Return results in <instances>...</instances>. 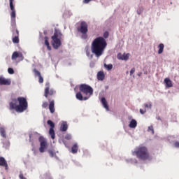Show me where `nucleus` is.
<instances>
[{
	"instance_id": "obj_19",
	"label": "nucleus",
	"mask_w": 179,
	"mask_h": 179,
	"mask_svg": "<svg viewBox=\"0 0 179 179\" xmlns=\"http://www.w3.org/2000/svg\"><path fill=\"white\" fill-rule=\"evenodd\" d=\"M101 101L104 108H106V110L108 111V103H107V100H106V98L104 97L101 98Z\"/></svg>"
},
{
	"instance_id": "obj_21",
	"label": "nucleus",
	"mask_w": 179,
	"mask_h": 179,
	"mask_svg": "<svg viewBox=\"0 0 179 179\" xmlns=\"http://www.w3.org/2000/svg\"><path fill=\"white\" fill-rule=\"evenodd\" d=\"M78 150H79V147L78 146V144H74L71 148V152L75 154L78 153Z\"/></svg>"
},
{
	"instance_id": "obj_26",
	"label": "nucleus",
	"mask_w": 179,
	"mask_h": 179,
	"mask_svg": "<svg viewBox=\"0 0 179 179\" xmlns=\"http://www.w3.org/2000/svg\"><path fill=\"white\" fill-rule=\"evenodd\" d=\"M49 134L50 135L52 139H55V131H54V129H50Z\"/></svg>"
},
{
	"instance_id": "obj_6",
	"label": "nucleus",
	"mask_w": 179,
	"mask_h": 179,
	"mask_svg": "<svg viewBox=\"0 0 179 179\" xmlns=\"http://www.w3.org/2000/svg\"><path fill=\"white\" fill-rule=\"evenodd\" d=\"M78 33H81L83 34L81 38L84 40L87 38V31H89L87 23L85 21L80 22V27L77 28Z\"/></svg>"
},
{
	"instance_id": "obj_16",
	"label": "nucleus",
	"mask_w": 179,
	"mask_h": 179,
	"mask_svg": "<svg viewBox=\"0 0 179 179\" xmlns=\"http://www.w3.org/2000/svg\"><path fill=\"white\" fill-rule=\"evenodd\" d=\"M165 85H166V87H173V82L171 81V80H170V78H166L164 79V80Z\"/></svg>"
},
{
	"instance_id": "obj_3",
	"label": "nucleus",
	"mask_w": 179,
	"mask_h": 179,
	"mask_svg": "<svg viewBox=\"0 0 179 179\" xmlns=\"http://www.w3.org/2000/svg\"><path fill=\"white\" fill-rule=\"evenodd\" d=\"M133 156H136L141 160H148L150 157L149 150L145 146H139L132 152Z\"/></svg>"
},
{
	"instance_id": "obj_9",
	"label": "nucleus",
	"mask_w": 179,
	"mask_h": 179,
	"mask_svg": "<svg viewBox=\"0 0 179 179\" xmlns=\"http://www.w3.org/2000/svg\"><path fill=\"white\" fill-rule=\"evenodd\" d=\"M39 142H40V148L39 152L41 153H44L45 152V149H47V141L43 136L39 137Z\"/></svg>"
},
{
	"instance_id": "obj_37",
	"label": "nucleus",
	"mask_w": 179,
	"mask_h": 179,
	"mask_svg": "<svg viewBox=\"0 0 179 179\" xmlns=\"http://www.w3.org/2000/svg\"><path fill=\"white\" fill-rule=\"evenodd\" d=\"M19 178L20 179H27V178H26V177H24V176L22 173H20Z\"/></svg>"
},
{
	"instance_id": "obj_38",
	"label": "nucleus",
	"mask_w": 179,
	"mask_h": 179,
	"mask_svg": "<svg viewBox=\"0 0 179 179\" xmlns=\"http://www.w3.org/2000/svg\"><path fill=\"white\" fill-rule=\"evenodd\" d=\"M148 131H152V134L155 133V130H153V126H150L148 127Z\"/></svg>"
},
{
	"instance_id": "obj_8",
	"label": "nucleus",
	"mask_w": 179,
	"mask_h": 179,
	"mask_svg": "<svg viewBox=\"0 0 179 179\" xmlns=\"http://www.w3.org/2000/svg\"><path fill=\"white\" fill-rule=\"evenodd\" d=\"M45 86L44 96L46 99H48V96H54L55 94V90L50 89V83H47Z\"/></svg>"
},
{
	"instance_id": "obj_20",
	"label": "nucleus",
	"mask_w": 179,
	"mask_h": 179,
	"mask_svg": "<svg viewBox=\"0 0 179 179\" xmlns=\"http://www.w3.org/2000/svg\"><path fill=\"white\" fill-rule=\"evenodd\" d=\"M138 125V122L135 120V119H133L131 120L129 127V128H136Z\"/></svg>"
},
{
	"instance_id": "obj_36",
	"label": "nucleus",
	"mask_w": 179,
	"mask_h": 179,
	"mask_svg": "<svg viewBox=\"0 0 179 179\" xmlns=\"http://www.w3.org/2000/svg\"><path fill=\"white\" fill-rule=\"evenodd\" d=\"M38 78H39L38 79L39 83H43V82H44V79L42 78L41 76H40Z\"/></svg>"
},
{
	"instance_id": "obj_43",
	"label": "nucleus",
	"mask_w": 179,
	"mask_h": 179,
	"mask_svg": "<svg viewBox=\"0 0 179 179\" xmlns=\"http://www.w3.org/2000/svg\"><path fill=\"white\" fill-rule=\"evenodd\" d=\"M141 75H142V73H141L140 74H138V76H141Z\"/></svg>"
},
{
	"instance_id": "obj_44",
	"label": "nucleus",
	"mask_w": 179,
	"mask_h": 179,
	"mask_svg": "<svg viewBox=\"0 0 179 179\" xmlns=\"http://www.w3.org/2000/svg\"><path fill=\"white\" fill-rule=\"evenodd\" d=\"M29 138H30V139L31 138V135H29Z\"/></svg>"
},
{
	"instance_id": "obj_28",
	"label": "nucleus",
	"mask_w": 179,
	"mask_h": 179,
	"mask_svg": "<svg viewBox=\"0 0 179 179\" xmlns=\"http://www.w3.org/2000/svg\"><path fill=\"white\" fill-rule=\"evenodd\" d=\"M48 124L50 125V129H54L55 127V124L51 120H48Z\"/></svg>"
},
{
	"instance_id": "obj_33",
	"label": "nucleus",
	"mask_w": 179,
	"mask_h": 179,
	"mask_svg": "<svg viewBox=\"0 0 179 179\" xmlns=\"http://www.w3.org/2000/svg\"><path fill=\"white\" fill-rule=\"evenodd\" d=\"M65 139H67V141H71V139H72V136H71V134H66L65 136Z\"/></svg>"
},
{
	"instance_id": "obj_35",
	"label": "nucleus",
	"mask_w": 179,
	"mask_h": 179,
	"mask_svg": "<svg viewBox=\"0 0 179 179\" xmlns=\"http://www.w3.org/2000/svg\"><path fill=\"white\" fill-rule=\"evenodd\" d=\"M48 153H49L50 157H54V151L49 150Z\"/></svg>"
},
{
	"instance_id": "obj_24",
	"label": "nucleus",
	"mask_w": 179,
	"mask_h": 179,
	"mask_svg": "<svg viewBox=\"0 0 179 179\" xmlns=\"http://www.w3.org/2000/svg\"><path fill=\"white\" fill-rule=\"evenodd\" d=\"M22 54H19L17 52H14L12 55V59H16V58H20Z\"/></svg>"
},
{
	"instance_id": "obj_2",
	"label": "nucleus",
	"mask_w": 179,
	"mask_h": 179,
	"mask_svg": "<svg viewBox=\"0 0 179 179\" xmlns=\"http://www.w3.org/2000/svg\"><path fill=\"white\" fill-rule=\"evenodd\" d=\"M10 110H15L17 113H23L25 110H27V99L24 97L20 96L17 99H13L12 102H10Z\"/></svg>"
},
{
	"instance_id": "obj_17",
	"label": "nucleus",
	"mask_w": 179,
	"mask_h": 179,
	"mask_svg": "<svg viewBox=\"0 0 179 179\" xmlns=\"http://www.w3.org/2000/svg\"><path fill=\"white\" fill-rule=\"evenodd\" d=\"M68 130V123H66V122H63L62 124H61V127H60V131L62 132H65Z\"/></svg>"
},
{
	"instance_id": "obj_10",
	"label": "nucleus",
	"mask_w": 179,
	"mask_h": 179,
	"mask_svg": "<svg viewBox=\"0 0 179 179\" xmlns=\"http://www.w3.org/2000/svg\"><path fill=\"white\" fill-rule=\"evenodd\" d=\"M19 30H13V43L14 44H19Z\"/></svg>"
},
{
	"instance_id": "obj_11",
	"label": "nucleus",
	"mask_w": 179,
	"mask_h": 179,
	"mask_svg": "<svg viewBox=\"0 0 179 179\" xmlns=\"http://www.w3.org/2000/svg\"><path fill=\"white\" fill-rule=\"evenodd\" d=\"M12 82L10 81V79H6L3 78V76H0V85H6V86H9Z\"/></svg>"
},
{
	"instance_id": "obj_41",
	"label": "nucleus",
	"mask_w": 179,
	"mask_h": 179,
	"mask_svg": "<svg viewBox=\"0 0 179 179\" xmlns=\"http://www.w3.org/2000/svg\"><path fill=\"white\" fill-rule=\"evenodd\" d=\"M174 146L175 148H179V142L178 141L175 142Z\"/></svg>"
},
{
	"instance_id": "obj_25",
	"label": "nucleus",
	"mask_w": 179,
	"mask_h": 179,
	"mask_svg": "<svg viewBox=\"0 0 179 179\" xmlns=\"http://www.w3.org/2000/svg\"><path fill=\"white\" fill-rule=\"evenodd\" d=\"M0 134L3 138H6V131L3 127H0Z\"/></svg>"
},
{
	"instance_id": "obj_4",
	"label": "nucleus",
	"mask_w": 179,
	"mask_h": 179,
	"mask_svg": "<svg viewBox=\"0 0 179 179\" xmlns=\"http://www.w3.org/2000/svg\"><path fill=\"white\" fill-rule=\"evenodd\" d=\"M62 34L61 32L56 31L54 35L52 36V45L55 50H58L61 47V37Z\"/></svg>"
},
{
	"instance_id": "obj_42",
	"label": "nucleus",
	"mask_w": 179,
	"mask_h": 179,
	"mask_svg": "<svg viewBox=\"0 0 179 179\" xmlns=\"http://www.w3.org/2000/svg\"><path fill=\"white\" fill-rule=\"evenodd\" d=\"M90 1H92V0H84L83 2H84V3H89V2H90Z\"/></svg>"
},
{
	"instance_id": "obj_29",
	"label": "nucleus",
	"mask_w": 179,
	"mask_h": 179,
	"mask_svg": "<svg viewBox=\"0 0 179 179\" xmlns=\"http://www.w3.org/2000/svg\"><path fill=\"white\" fill-rule=\"evenodd\" d=\"M104 67L108 70V71H111L113 69V64H104Z\"/></svg>"
},
{
	"instance_id": "obj_32",
	"label": "nucleus",
	"mask_w": 179,
	"mask_h": 179,
	"mask_svg": "<svg viewBox=\"0 0 179 179\" xmlns=\"http://www.w3.org/2000/svg\"><path fill=\"white\" fill-rule=\"evenodd\" d=\"M8 73H10V75H13V73H15V71L12 68H8Z\"/></svg>"
},
{
	"instance_id": "obj_5",
	"label": "nucleus",
	"mask_w": 179,
	"mask_h": 179,
	"mask_svg": "<svg viewBox=\"0 0 179 179\" xmlns=\"http://www.w3.org/2000/svg\"><path fill=\"white\" fill-rule=\"evenodd\" d=\"M79 90L84 96H87V97H90L93 94V88L87 84L80 85Z\"/></svg>"
},
{
	"instance_id": "obj_39",
	"label": "nucleus",
	"mask_w": 179,
	"mask_h": 179,
	"mask_svg": "<svg viewBox=\"0 0 179 179\" xmlns=\"http://www.w3.org/2000/svg\"><path fill=\"white\" fill-rule=\"evenodd\" d=\"M133 73H135V68H132L130 71V75H133Z\"/></svg>"
},
{
	"instance_id": "obj_18",
	"label": "nucleus",
	"mask_w": 179,
	"mask_h": 179,
	"mask_svg": "<svg viewBox=\"0 0 179 179\" xmlns=\"http://www.w3.org/2000/svg\"><path fill=\"white\" fill-rule=\"evenodd\" d=\"M104 78H106V76L104 75V72L99 71L97 73V79L98 80H104Z\"/></svg>"
},
{
	"instance_id": "obj_13",
	"label": "nucleus",
	"mask_w": 179,
	"mask_h": 179,
	"mask_svg": "<svg viewBox=\"0 0 179 179\" xmlns=\"http://www.w3.org/2000/svg\"><path fill=\"white\" fill-rule=\"evenodd\" d=\"M129 59V54H125L123 55L121 53L117 54V59H121L122 61H128Z\"/></svg>"
},
{
	"instance_id": "obj_12",
	"label": "nucleus",
	"mask_w": 179,
	"mask_h": 179,
	"mask_svg": "<svg viewBox=\"0 0 179 179\" xmlns=\"http://www.w3.org/2000/svg\"><path fill=\"white\" fill-rule=\"evenodd\" d=\"M0 166L1 167H4L5 170H8L9 166H8V162L3 157H0Z\"/></svg>"
},
{
	"instance_id": "obj_14",
	"label": "nucleus",
	"mask_w": 179,
	"mask_h": 179,
	"mask_svg": "<svg viewBox=\"0 0 179 179\" xmlns=\"http://www.w3.org/2000/svg\"><path fill=\"white\" fill-rule=\"evenodd\" d=\"M76 99L80 100V101H82L83 100H87L89 99V96H84L82 95V92L80 91L78 92L76 95Z\"/></svg>"
},
{
	"instance_id": "obj_22",
	"label": "nucleus",
	"mask_w": 179,
	"mask_h": 179,
	"mask_svg": "<svg viewBox=\"0 0 179 179\" xmlns=\"http://www.w3.org/2000/svg\"><path fill=\"white\" fill-rule=\"evenodd\" d=\"M158 48H159L158 54H163V51L164 50V44L160 43L158 45Z\"/></svg>"
},
{
	"instance_id": "obj_31",
	"label": "nucleus",
	"mask_w": 179,
	"mask_h": 179,
	"mask_svg": "<svg viewBox=\"0 0 179 179\" xmlns=\"http://www.w3.org/2000/svg\"><path fill=\"white\" fill-rule=\"evenodd\" d=\"M34 72L35 73V76H38V78H39V76H41V73H40V71L34 69Z\"/></svg>"
},
{
	"instance_id": "obj_34",
	"label": "nucleus",
	"mask_w": 179,
	"mask_h": 179,
	"mask_svg": "<svg viewBox=\"0 0 179 179\" xmlns=\"http://www.w3.org/2000/svg\"><path fill=\"white\" fill-rule=\"evenodd\" d=\"M43 108H47L48 107V103L47 102H43L42 104Z\"/></svg>"
},
{
	"instance_id": "obj_1",
	"label": "nucleus",
	"mask_w": 179,
	"mask_h": 179,
	"mask_svg": "<svg viewBox=\"0 0 179 179\" xmlns=\"http://www.w3.org/2000/svg\"><path fill=\"white\" fill-rule=\"evenodd\" d=\"M108 36H110V33L106 31L103 33V37L99 36L92 41L91 50L97 58L103 55V52L107 47V41L105 38H108Z\"/></svg>"
},
{
	"instance_id": "obj_23",
	"label": "nucleus",
	"mask_w": 179,
	"mask_h": 179,
	"mask_svg": "<svg viewBox=\"0 0 179 179\" xmlns=\"http://www.w3.org/2000/svg\"><path fill=\"white\" fill-rule=\"evenodd\" d=\"M45 45L47 46V48L49 51H51V46H50V42H48V37L45 36Z\"/></svg>"
},
{
	"instance_id": "obj_40",
	"label": "nucleus",
	"mask_w": 179,
	"mask_h": 179,
	"mask_svg": "<svg viewBox=\"0 0 179 179\" xmlns=\"http://www.w3.org/2000/svg\"><path fill=\"white\" fill-rule=\"evenodd\" d=\"M140 113H141V114H145V113H146V109H145V110L140 109Z\"/></svg>"
},
{
	"instance_id": "obj_27",
	"label": "nucleus",
	"mask_w": 179,
	"mask_h": 179,
	"mask_svg": "<svg viewBox=\"0 0 179 179\" xmlns=\"http://www.w3.org/2000/svg\"><path fill=\"white\" fill-rule=\"evenodd\" d=\"M86 55L87 57H90V58H93V55H90V49L89 48H85Z\"/></svg>"
},
{
	"instance_id": "obj_15",
	"label": "nucleus",
	"mask_w": 179,
	"mask_h": 179,
	"mask_svg": "<svg viewBox=\"0 0 179 179\" xmlns=\"http://www.w3.org/2000/svg\"><path fill=\"white\" fill-rule=\"evenodd\" d=\"M49 110L51 114H54L55 113V107L54 100L51 101L49 104Z\"/></svg>"
},
{
	"instance_id": "obj_7",
	"label": "nucleus",
	"mask_w": 179,
	"mask_h": 179,
	"mask_svg": "<svg viewBox=\"0 0 179 179\" xmlns=\"http://www.w3.org/2000/svg\"><path fill=\"white\" fill-rule=\"evenodd\" d=\"M15 0H9L10 2V9L11 10L10 17L12 25L16 27V10H15V6H13V2Z\"/></svg>"
},
{
	"instance_id": "obj_30",
	"label": "nucleus",
	"mask_w": 179,
	"mask_h": 179,
	"mask_svg": "<svg viewBox=\"0 0 179 179\" xmlns=\"http://www.w3.org/2000/svg\"><path fill=\"white\" fill-rule=\"evenodd\" d=\"M144 107L145 108H152V103H145Z\"/></svg>"
}]
</instances>
